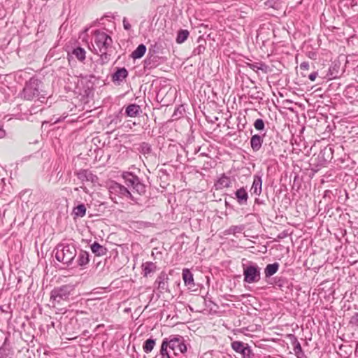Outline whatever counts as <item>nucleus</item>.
Wrapping results in <instances>:
<instances>
[{
    "mask_svg": "<svg viewBox=\"0 0 358 358\" xmlns=\"http://www.w3.org/2000/svg\"><path fill=\"white\" fill-rule=\"evenodd\" d=\"M317 75H318L317 72H316V71L313 72V73H311L308 76V78H309L311 81H315V80L316 79V78H317Z\"/></svg>",
    "mask_w": 358,
    "mask_h": 358,
    "instance_id": "ea45409f",
    "label": "nucleus"
},
{
    "mask_svg": "<svg viewBox=\"0 0 358 358\" xmlns=\"http://www.w3.org/2000/svg\"><path fill=\"white\" fill-rule=\"evenodd\" d=\"M77 176L83 182L85 181H91L92 182H94L97 179L96 176L92 174L91 171L85 169L78 171L77 173Z\"/></svg>",
    "mask_w": 358,
    "mask_h": 358,
    "instance_id": "ddd939ff",
    "label": "nucleus"
},
{
    "mask_svg": "<svg viewBox=\"0 0 358 358\" xmlns=\"http://www.w3.org/2000/svg\"><path fill=\"white\" fill-rule=\"evenodd\" d=\"M142 268L143 276L148 277L150 273L155 272L157 266L152 262H147L142 264Z\"/></svg>",
    "mask_w": 358,
    "mask_h": 358,
    "instance_id": "aec40b11",
    "label": "nucleus"
},
{
    "mask_svg": "<svg viewBox=\"0 0 358 358\" xmlns=\"http://www.w3.org/2000/svg\"><path fill=\"white\" fill-rule=\"evenodd\" d=\"M289 337L290 339V342L294 347V351L295 352V355L298 357H299V356H301V355H303V352L302 348H301V344L299 342L297 338L293 334H289Z\"/></svg>",
    "mask_w": 358,
    "mask_h": 358,
    "instance_id": "dca6fc26",
    "label": "nucleus"
},
{
    "mask_svg": "<svg viewBox=\"0 0 358 358\" xmlns=\"http://www.w3.org/2000/svg\"><path fill=\"white\" fill-rule=\"evenodd\" d=\"M74 287L72 285H64L55 287L50 292V302L52 307L57 310V313L64 314L66 312L65 308H59L63 301H68L69 296L73 291Z\"/></svg>",
    "mask_w": 358,
    "mask_h": 358,
    "instance_id": "f03ea898",
    "label": "nucleus"
},
{
    "mask_svg": "<svg viewBox=\"0 0 358 358\" xmlns=\"http://www.w3.org/2000/svg\"><path fill=\"white\" fill-rule=\"evenodd\" d=\"M263 143V138L258 135L255 134L250 138V146L253 151L257 152L260 150Z\"/></svg>",
    "mask_w": 358,
    "mask_h": 358,
    "instance_id": "2eb2a0df",
    "label": "nucleus"
},
{
    "mask_svg": "<svg viewBox=\"0 0 358 358\" xmlns=\"http://www.w3.org/2000/svg\"><path fill=\"white\" fill-rule=\"evenodd\" d=\"M189 35V32L187 29H180L178 31L176 41L178 44H181L185 42Z\"/></svg>",
    "mask_w": 358,
    "mask_h": 358,
    "instance_id": "bb28decb",
    "label": "nucleus"
},
{
    "mask_svg": "<svg viewBox=\"0 0 358 358\" xmlns=\"http://www.w3.org/2000/svg\"><path fill=\"white\" fill-rule=\"evenodd\" d=\"M264 122L262 119H257L254 122V127L257 130H263L264 129Z\"/></svg>",
    "mask_w": 358,
    "mask_h": 358,
    "instance_id": "2f4dec72",
    "label": "nucleus"
},
{
    "mask_svg": "<svg viewBox=\"0 0 358 358\" xmlns=\"http://www.w3.org/2000/svg\"><path fill=\"white\" fill-rule=\"evenodd\" d=\"M235 199L239 205H246L248 200V194L244 187L237 189L235 193Z\"/></svg>",
    "mask_w": 358,
    "mask_h": 358,
    "instance_id": "f8f14e48",
    "label": "nucleus"
},
{
    "mask_svg": "<svg viewBox=\"0 0 358 358\" xmlns=\"http://www.w3.org/2000/svg\"><path fill=\"white\" fill-rule=\"evenodd\" d=\"M307 56L311 59L315 60L317 59V54L314 51H309L307 52Z\"/></svg>",
    "mask_w": 358,
    "mask_h": 358,
    "instance_id": "e433bc0d",
    "label": "nucleus"
},
{
    "mask_svg": "<svg viewBox=\"0 0 358 358\" xmlns=\"http://www.w3.org/2000/svg\"><path fill=\"white\" fill-rule=\"evenodd\" d=\"M5 134H6L5 131L3 129L0 128V138H2L3 137H4Z\"/></svg>",
    "mask_w": 358,
    "mask_h": 358,
    "instance_id": "37998d69",
    "label": "nucleus"
},
{
    "mask_svg": "<svg viewBox=\"0 0 358 358\" xmlns=\"http://www.w3.org/2000/svg\"><path fill=\"white\" fill-rule=\"evenodd\" d=\"M243 229L242 226H231L228 229L227 232L229 234H235L236 233L241 232Z\"/></svg>",
    "mask_w": 358,
    "mask_h": 358,
    "instance_id": "7c9ffc66",
    "label": "nucleus"
},
{
    "mask_svg": "<svg viewBox=\"0 0 358 358\" xmlns=\"http://www.w3.org/2000/svg\"><path fill=\"white\" fill-rule=\"evenodd\" d=\"M255 202H256V203H259V200L258 199H255Z\"/></svg>",
    "mask_w": 358,
    "mask_h": 358,
    "instance_id": "c03bdc74",
    "label": "nucleus"
},
{
    "mask_svg": "<svg viewBox=\"0 0 358 358\" xmlns=\"http://www.w3.org/2000/svg\"><path fill=\"white\" fill-rule=\"evenodd\" d=\"M262 176L258 175H255L253 176V182L250 189L252 194L255 195H260L262 193Z\"/></svg>",
    "mask_w": 358,
    "mask_h": 358,
    "instance_id": "9b49d317",
    "label": "nucleus"
},
{
    "mask_svg": "<svg viewBox=\"0 0 358 358\" xmlns=\"http://www.w3.org/2000/svg\"><path fill=\"white\" fill-rule=\"evenodd\" d=\"M155 343H156V339L152 338H150L147 339L144 342L143 345V351L145 353L150 352L153 350V348L155 345Z\"/></svg>",
    "mask_w": 358,
    "mask_h": 358,
    "instance_id": "cd10ccee",
    "label": "nucleus"
},
{
    "mask_svg": "<svg viewBox=\"0 0 358 358\" xmlns=\"http://www.w3.org/2000/svg\"><path fill=\"white\" fill-rule=\"evenodd\" d=\"M152 151L151 145L146 142H143L140 145V152L143 154H150Z\"/></svg>",
    "mask_w": 358,
    "mask_h": 358,
    "instance_id": "c756f323",
    "label": "nucleus"
},
{
    "mask_svg": "<svg viewBox=\"0 0 358 358\" xmlns=\"http://www.w3.org/2000/svg\"><path fill=\"white\" fill-rule=\"evenodd\" d=\"M346 4L350 6H355L357 5L356 0H345Z\"/></svg>",
    "mask_w": 358,
    "mask_h": 358,
    "instance_id": "a19ab883",
    "label": "nucleus"
},
{
    "mask_svg": "<svg viewBox=\"0 0 358 358\" xmlns=\"http://www.w3.org/2000/svg\"><path fill=\"white\" fill-rule=\"evenodd\" d=\"M231 185L230 178L223 174L215 183L217 189L229 187Z\"/></svg>",
    "mask_w": 358,
    "mask_h": 358,
    "instance_id": "4be33fe9",
    "label": "nucleus"
},
{
    "mask_svg": "<svg viewBox=\"0 0 358 358\" xmlns=\"http://www.w3.org/2000/svg\"><path fill=\"white\" fill-rule=\"evenodd\" d=\"M72 55L75 56L79 61L83 62L85 59L86 52L84 48L77 47L71 52Z\"/></svg>",
    "mask_w": 358,
    "mask_h": 358,
    "instance_id": "a878e982",
    "label": "nucleus"
},
{
    "mask_svg": "<svg viewBox=\"0 0 358 358\" xmlns=\"http://www.w3.org/2000/svg\"><path fill=\"white\" fill-rule=\"evenodd\" d=\"M276 145L275 142L271 141L269 143H265L264 145V152L266 155L271 157L274 155V146Z\"/></svg>",
    "mask_w": 358,
    "mask_h": 358,
    "instance_id": "c85d7f7f",
    "label": "nucleus"
},
{
    "mask_svg": "<svg viewBox=\"0 0 358 358\" xmlns=\"http://www.w3.org/2000/svg\"><path fill=\"white\" fill-rule=\"evenodd\" d=\"M206 50V47L204 45L200 44L198 45L196 48L193 50V55H199L201 53H203Z\"/></svg>",
    "mask_w": 358,
    "mask_h": 358,
    "instance_id": "473e14b6",
    "label": "nucleus"
},
{
    "mask_svg": "<svg viewBox=\"0 0 358 358\" xmlns=\"http://www.w3.org/2000/svg\"><path fill=\"white\" fill-rule=\"evenodd\" d=\"M122 178L128 187L132 188L134 192L139 195H144L146 192V186L141 179L131 172H124Z\"/></svg>",
    "mask_w": 358,
    "mask_h": 358,
    "instance_id": "39448f33",
    "label": "nucleus"
},
{
    "mask_svg": "<svg viewBox=\"0 0 358 358\" xmlns=\"http://www.w3.org/2000/svg\"><path fill=\"white\" fill-rule=\"evenodd\" d=\"M122 22H123V27H124V29L129 30L131 29V26L126 17L123 18Z\"/></svg>",
    "mask_w": 358,
    "mask_h": 358,
    "instance_id": "c9c22d12",
    "label": "nucleus"
},
{
    "mask_svg": "<svg viewBox=\"0 0 358 358\" xmlns=\"http://www.w3.org/2000/svg\"><path fill=\"white\" fill-rule=\"evenodd\" d=\"M169 348L172 350L173 355H177L178 353H184L187 351V347L185 344L184 338L181 336H171L167 338Z\"/></svg>",
    "mask_w": 358,
    "mask_h": 358,
    "instance_id": "6e6552de",
    "label": "nucleus"
},
{
    "mask_svg": "<svg viewBox=\"0 0 358 358\" xmlns=\"http://www.w3.org/2000/svg\"><path fill=\"white\" fill-rule=\"evenodd\" d=\"M182 275L185 285H189L192 287L194 285L193 274L189 269L183 268Z\"/></svg>",
    "mask_w": 358,
    "mask_h": 358,
    "instance_id": "6ab92c4d",
    "label": "nucleus"
},
{
    "mask_svg": "<svg viewBox=\"0 0 358 358\" xmlns=\"http://www.w3.org/2000/svg\"><path fill=\"white\" fill-rule=\"evenodd\" d=\"M246 66H248L250 69H252L253 71H257V70H261L264 73H267L268 69V66L266 65L264 62H259V63H246Z\"/></svg>",
    "mask_w": 358,
    "mask_h": 358,
    "instance_id": "5701e85b",
    "label": "nucleus"
},
{
    "mask_svg": "<svg viewBox=\"0 0 358 358\" xmlns=\"http://www.w3.org/2000/svg\"><path fill=\"white\" fill-rule=\"evenodd\" d=\"M169 280L168 275L166 273L162 272L160 275L157 277L155 283L161 282H167Z\"/></svg>",
    "mask_w": 358,
    "mask_h": 358,
    "instance_id": "72a5a7b5",
    "label": "nucleus"
},
{
    "mask_svg": "<svg viewBox=\"0 0 358 358\" xmlns=\"http://www.w3.org/2000/svg\"><path fill=\"white\" fill-rule=\"evenodd\" d=\"M141 112L140 106L132 103L129 104L125 110V113L128 117H136Z\"/></svg>",
    "mask_w": 358,
    "mask_h": 358,
    "instance_id": "f3484780",
    "label": "nucleus"
},
{
    "mask_svg": "<svg viewBox=\"0 0 358 358\" xmlns=\"http://www.w3.org/2000/svg\"><path fill=\"white\" fill-rule=\"evenodd\" d=\"M279 266L280 265L278 262L268 264L264 269L265 277L270 278L271 276L276 273L279 268Z\"/></svg>",
    "mask_w": 358,
    "mask_h": 358,
    "instance_id": "412c9836",
    "label": "nucleus"
},
{
    "mask_svg": "<svg viewBox=\"0 0 358 358\" xmlns=\"http://www.w3.org/2000/svg\"><path fill=\"white\" fill-rule=\"evenodd\" d=\"M94 43L97 48H95L96 54L100 55L102 59L107 58V51L113 43L111 37L103 31L96 30L94 31Z\"/></svg>",
    "mask_w": 358,
    "mask_h": 358,
    "instance_id": "20e7f679",
    "label": "nucleus"
},
{
    "mask_svg": "<svg viewBox=\"0 0 358 358\" xmlns=\"http://www.w3.org/2000/svg\"><path fill=\"white\" fill-rule=\"evenodd\" d=\"M43 83L37 78H31L20 93L22 99L27 101H40L43 103L48 99L47 92L42 89Z\"/></svg>",
    "mask_w": 358,
    "mask_h": 358,
    "instance_id": "f257e3e1",
    "label": "nucleus"
},
{
    "mask_svg": "<svg viewBox=\"0 0 358 358\" xmlns=\"http://www.w3.org/2000/svg\"><path fill=\"white\" fill-rule=\"evenodd\" d=\"M231 346L236 352L241 355L242 358H255V354L248 343L235 341L231 342Z\"/></svg>",
    "mask_w": 358,
    "mask_h": 358,
    "instance_id": "1a4fd4ad",
    "label": "nucleus"
},
{
    "mask_svg": "<svg viewBox=\"0 0 358 358\" xmlns=\"http://www.w3.org/2000/svg\"><path fill=\"white\" fill-rule=\"evenodd\" d=\"M90 262V255L87 252L80 250L78 253L77 263L78 265L83 267L87 265Z\"/></svg>",
    "mask_w": 358,
    "mask_h": 358,
    "instance_id": "a211bd4d",
    "label": "nucleus"
},
{
    "mask_svg": "<svg viewBox=\"0 0 358 358\" xmlns=\"http://www.w3.org/2000/svg\"><path fill=\"white\" fill-rule=\"evenodd\" d=\"M261 268L254 262H249L247 266L243 265L244 282L252 284L257 282L261 279Z\"/></svg>",
    "mask_w": 358,
    "mask_h": 358,
    "instance_id": "423d86ee",
    "label": "nucleus"
},
{
    "mask_svg": "<svg viewBox=\"0 0 358 358\" xmlns=\"http://www.w3.org/2000/svg\"><path fill=\"white\" fill-rule=\"evenodd\" d=\"M128 76V71L124 68H117L116 71L112 75V81L120 85Z\"/></svg>",
    "mask_w": 358,
    "mask_h": 358,
    "instance_id": "9d476101",
    "label": "nucleus"
},
{
    "mask_svg": "<svg viewBox=\"0 0 358 358\" xmlns=\"http://www.w3.org/2000/svg\"><path fill=\"white\" fill-rule=\"evenodd\" d=\"M157 289L160 290L161 292H163L165 290L168 289V282H158Z\"/></svg>",
    "mask_w": 358,
    "mask_h": 358,
    "instance_id": "f704fd0d",
    "label": "nucleus"
},
{
    "mask_svg": "<svg viewBox=\"0 0 358 358\" xmlns=\"http://www.w3.org/2000/svg\"><path fill=\"white\" fill-rule=\"evenodd\" d=\"M287 233L285 231H283L282 233H280L278 236V238L279 239H282V238H284L285 237L287 236Z\"/></svg>",
    "mask_w": 358,
    "mask_h": 358,
    "instance_id": "79ce46f5",
    "label": "nucleus"
},
{
    "mask_svg": "<svg viewBox=\"0 0 358 358\" xmlns=\"http://www.w3.org/2000/svg\"><path fill=\"white\" fill-rule=\"evenodd\" d=\"M73 214L75 215V217H84L86 214V207L85 204L80 203L74 207L73 209Z\"/></svg>",
    "mask_w": 358,
    "mask_h": 358,
    "instance_id": "393cba45",
    "label": "nucleus"
},
{
    "mask_svg": "<svg viewBox=\"0 0 358 358\" xmlns=\"http://www.w3.org/2000/svg\"><path fill=\"white\" fill-rule=\"evenodd\" d=\"M329 76L332 78H336L338 77V72L335 73V66L333 67L332 69L331 68L329 69Z\"/></svg>",
    "mask_w": 358,
    "mask_h": 358,
    "instance_id": "4c0bfd02",
    "label": "nucleus"
},
{
    "mask_svg": "<svg viewBox=\"0 0 358 358\" xmlns=\"http://www.w3.org/2000/svg\"><path fill=\"white\" fill-rule=\"evenodd\" d=\"M309 67H310V65L308 62H303L300 64V69L301 70H308Z\"/></svg>",
    "mask_w": 358,
    "mask_h": 358,
    "instance_id": "58836bf2",
    "label": "nucleus"
},
{
    "mask_svg": "<svg viewBox=\"0 0 358 358\" xmlns=\"http://www.w3.org/2000/svg\"><path fill=\"white\" fill-rule=\"evenodd\" d=\"M56 259L70 266L77 255V250L73 244H58L55 248Z\"/></svg>",
    "mask_w": 358,
    "mask_h": 358,
    "instance_id": "7ed1b4c3",
    "label": "nucleus"
},
{
    "mask_svg": "<svg viewBox=\"0 0 358 358\" xmlns=\"http://www.w3.org/2000/svg\"><path fill=\"white\" fill-rule=\"evenodd\" d=\"M91 250L97 257H102L107 254L108 250L104 246L100 245L98 242L94 241L90 245Z\"/></svg>",
    "mask_w": 358,
    "mask_h": 358,
    "instance_id": "4468645a",
    "label": "nucleus"
},
{
    "mask_svg": "<svg viewBox=\"0 0 358 358\" xmlns=\"http://www.w3.org/2000/svg\"><path fill=\"white\" fill-rule=\"evenodd\" d=\"M109 189L112 194L117 195L121 198H127L131 201L137 203L138 199L131 194L128 187H126L120 183L116 182H113L110 185Z\"/></svg>",
    "mask_w": 358,
    "mask_h": 358,
    "instance_id": "0eeeda50",
    "label": "nucleus"
},
{
    "mask_svg": "<svg viewBox=\"0 0 358 358\" xmlns=\"http://www.w3.org/2000/svg\"><path fill=\"white\" fill-rule=\"evenodd\" d=\"M146 52V46L144 44H140L136 49L132 52L131 57L134 59L141 58Z\"/></svg>",
    "mask_w": 358,
    "mask_h": 358,
    "instance_id": "b1692460",
    "label": "nucleus"
}]
</instances>
